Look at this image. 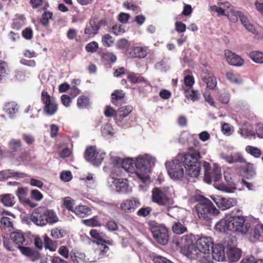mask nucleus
Masks as SVG:
<instances>
[{
	"label": "nucleus",
	"instance_id": "nucleus-7",
	"mask_svg": "<svg viewBox=\"0 0 263 263\" xmlns=\"http://www.w3.org/2000/svg\"><path fill=\"white\" fill-rule=\"evenodd\" d=\"M41 100L44 104L43 111L44 113L49 116L54 115L58 110V104L54 99L50 97L48 92L43 90L41 94Z\"/></svg>",
	"mask_w": 263,
	"mask_h": 263
},
{
	"label": "nucleus",
	"instance_id": "nucleus-30",
	"mask_svg": "<svg viewBox=\"0 0 263 263\" xmlns=\"http://www.w3.org/2000/svg\"><path fill=\"white\" fill-rule=\"evenodd\" d=\"M73 212L80 217H84L90 215L91 214V210L90 208L86 205H79L76 206Z\"/></svg>",
	"mask_w": 263,
	"mask_h": 263
},
{
	"label": "nucleus",
	"instance_id": "nucleus-64",
	"mask_svg": "<svg viewBox=\"0 0 263 263\" xmlns=\"http://www.w3.org/2000/svg\"><path fill=\"white\" fill-rule=\"evenodd\" d=\"M53 242L51 239L47 236L44 237V246L46 249H49L50 251H53L55 249H53L52 246Z\"/></svg>",
	"mask_w": 263,
	"mask_h": 263
},
{
	"label": "nucleus",
	"instance_id": "nucleus-15",
	"mask_svg": "<svg viewBox=\"0 0 263 263\" xmlns=\"http://www.w3.org/2000/svg\"><path fill=\"white\" fill-rule=\"evenodd\" d=\"M201 77L202 80L206 84L207 87L210 89H214L217 85V80L213 72L208 69L202 71Z\"/></svg>",
	"mask_w": 263,
	"mask_h": 263
},
{
	"label": "nucleus",
	"instance_id": "nucleus-26",
	"mask_svg": "<svg viewBox=\"0 0 263 263\" xmlns=\"http://www.w3.org/2000/svg\"><path fill=\"white\" fill-rule=\"evenodd\" d=\"M22 143L20 139H12L8 143L9 152L13 157L17 153L18 149L22 147Z\"/></svg>",
	"mask_w": 263,
	"mask_h": 263
},
{
	"label": "nucleus",
	"instance_id": "nucleus-5",
	"mask_svg": "<svg viewBox=\"0 0 263 263\" xmlns=\"http://www.w3.org/2000/svg\"><path fill=\"white\" fill-rule=\"evenodd\" d=\"M132 160L127 159L123 162V166L121 167L118 165H115L112 168L111 175L113 184L116 186V191H120L121 188H124L126 183L123 181L122 179L115 178V176H120L122 173V170H128L130 168V165L132 164Z\"/></svg>",
	"mask_w": 263,
	"mask_h": 263
},
{
	"label": "nucleus",
	"instance_id": "nucleus-2",
	"mask_svg": "<svg viewBox=\"0 0 263 263\" xmlns=\"http://www.w3.org/2000/svg\"><path fill=\"white\" fill-rule=\"evenodd\" d=\"M201 156L198 149L191 147L182 158L185 174L191 177H198L201 168Z\"/></svg>",
	"mask_w": 263,
	"mask_h": 263
},
{
	"label": "nucleus",
	"instance_id": "nucleus-48",
	"mask_svg": "<svg viewBox=\"0 0 263 263\" xmlns=\"http://www.w3.org/2000/svg\"><path fill=\"white\" fill-rule=\"evenodd\" d=\"M105 153H99V152H96L95 157L92 158V160L90 161L93 165L98 166L100 165L103 161L104 158Z\"/></svg>",
	"mask_w": 263,
	"mask_h": 263
},
{
	"label": "nucleus",
	"instance_id": "nucleus-62",
	"mask_svg": "<svg viewBox=\"0 0 263 263\" xmlns=\"http://www.w3.org/2000/svg\"><path fill=\"white\" fill-rule=\"evenodd\" d=\"M195 83L194 77L190 75L186 76L184 78V83L186 87L191 88Z\"/></svg>",
	"mask_w": 263,
	"mask_h": 263
},
{
	"label": "nucleus",
	"instance_id": "nucleus-23",
	"mask_svg": "<svg viewBox=\"0 0 263 263\" xmlns=\"http://www.w3.org/2000/svg\"><path fill=\"white\" fill-rule=\"evenodd\" d=\"M183 254L191 259H197L203 253L193 243L191 246H190L189 249L183 253Z\"/></svg>",
	"mask_w": 263,
	"mask_h": 263
},
{
	"label": "nucleus",
	"instance_id": "nucleus-8",
	"mask_svg": "<svg viewBox=\"0 0 263 263\" xmlns=\"http://www.w3.org/2000/svg\"><path fill=\"white\" fill-rule=\"evenodd\" d=\"M193 238L192 234L175 237L173 238V243L176 249H180L181 253L183 254L193 243Z\"/></svg>",
	"mask_w": 263,
	"mask_h": 263
},
{
	"label": "nucleus",
	"instance_id": "nucleus-1",
	"mask_svg": "<svg viewBox=\"0 0 263 263\" xmlns=\"http://www.w3.org/2000/svg\"><path fill=\"white\" fill-rule=\"evenodd\" d=\"M251 227V223L246 216L237 215L221 219L216 224L215 228L220 232L231 231L246 234L249 232Z\"/></svg>",
	"mask_w": 263,
	"mask_h": 263
},
{
	"label": "nucleus",
	"instance_id": "nucleus-49",
	"mask_svg": "<svg viewBox=\"0 0 263 263\" xmlns=\"http://www.w3.org/2000/svg\"><path fill=\"white\" fill-rule=\"evenodd\" d=\"M28 190L25 187H18L15 192L16 195L20 201L24 202L26 199Z\"/></svg>",
	"mask_w": 263,
	"mask_h": 263
},
{
	"label": "nucleus",
	"instance_id": "nucleus-52",
	"mask_svg": "<svg viewBox=\"0 0 263 263\" xmlns=\"http://www.w3.org/2000/svg\"><path fill=\"white\" fill-rule=\"evenodd\" d=\"M67 37L70 40L80 41V36L78 35L77 31L75 29L70 28L67 32Z\"/></svg>",
	"mask_w": 263,
	"mask_h": 263
},
{
	"label": "nucleus",
	"instance_id": "nucleus-58",
	"mask_svg": "<svg viewBox=\"0 0 263 263\" xmlns=\"http://www.w3.org/2000/svg\"><path fill=\"white\" fill-rule=\"evenodd\" d=\"M74 200H72L70 197H66L64 202V205L70 211L73 212L74 208H73Z\"/></svg>",
	"mask_w": 263,
	"mask_h": 263
},
{
	"label": "nucleus",
	"instance_id": "nucleus-63",
	"mask_svg": "<svg viewBox=\"0 0 263 263\" xmlns=\"http://www.w3.org/2000/svg\"><path fill=\"white\" fill-rule=\"evenodd\" d=\"M31 196L36 201H40L43 198L42 194L37 190H32L31 191Z\"/></svg>",
	"mask_w": 263,
	"mask_h": 263
},
{
	"label": "nucleus",
	"instance_id": "nucleus-42",
	"mask_svg": "<svg viewBox=\"0 0 263 263\" xmlns=\"http://www.w3.org/2000/svg\"><path fill=\"white\" fill-rule=\"evenodd\" d=\"M4 111L10 115H13L17 111L16 104L13 102H9L5 104Z\"/></svg>",
	"mask_w": 263,
	"mask_h": 263
},
{
	"label": "nucleus",
	"instance_id": "nucleus-35",
	"mask_svg": "<svg viewBox=\"0 0 263 263\" xmlns=\"http://www.w3.org/2000/svg\"><path fill=\"white\" fill-rule=\"evenodd\" d=\"M249 57L254 62L263 64V52L257 50L252 51L249 53Z\"/></svg>",
	"mask_w": 263,
	"mask_h": 263
},
{
	"label": "nucleus",
	"instance_id": "nucleus-39",
	"mask_svg": "<svg viewBox=\"0 0 263 263\" xmlns=\"http://www.w3.org/2000/svg\"><path fill=\"white\" fill-rule=\"evenodd\" d=\"M227 79L232 83L238 84L241 82L240 76L232 71H228L226 73Z\"/></svg>",
	"mask_w": 263,
	"mask_h": 263
},
{
	"label": "nucleus",
	"instance_id": "nucleus-59",
	"mask_svg": "<svg viewBox=\"0 0 263 263\" xmlns=\"http://www.w3.org/2000/svg\"><path fill=\"white\" fill-rule=\"evenodd\" d=\"M230 94L228 92H223L219 94L218 100L223 104H227L230 100Z\"/></svg>",
	"mask_w": 263,
	"mask_h": 263
},
{
	"label": "nucleus",
	"instance_id": "nucleus-61",
	"mask_svg": "<svg viewBox=\"0 0 263 263\" xmlns=\"http://www.w3.org/2000/svg\"><path fill=\"white\" fill-rule=\"evenodd\" d=\"M22 139L28 145H31L35 142L34 137L29 134H23L22 135Z\"/></svg>",
	"mask_w": 263,
	"mask_h": 263
},
{
	"label": "nucleus",
	"instance_id": "nucleus-29",
	"mask_svg": "<svg viewBox=\"0 0 263 263\" xmlns=\"http://www.w3.org/2000/svg\"><path fill=\"white\" fill-rule=\"evenodd\" d=\"M243 177L247 179H253L256 176V172L252 164L248 163L242 168Z\"/></svg>",
	"mask_w": 263,
	"mask_h": 263
},
{
	"label": "nucleus",
	"instance_id": "nucleus-36",
	"mask_svg": "<svg viewBox=\"0 0 263 263\" xmlns=\"http://www.w3.org/2000/svg\"><path fill=\"white\" fill-rule=\"evenodd\" d=\"M9 72V68L8 63L0 60V82L7 77Z\"/></svg>",
	"mask_w": 263,
	"mask_h": 263
},
{
	"label": "nucleus",
	"instance_id": "nucleus-46",
	"mask_svg": "<svg viewBox=\"0 0 263 263\" xmlns=\"http://www.w3.org/2000/svg\"><path fill=\"white\" fill-rule=\"evenodd\" d=\"M83 223L88 227H100L101 226L100 222L99 221L97 216H94L92 218L89 219H85L83 220Z\"/></svg>",
	"mask_w": 263,
	"mask_h": 263
},
{
	"label": "nucleus",
	"instance_id": "nucleus-3",
	"mask_svg": "<svg viewBox=\"0 0 263 263\" xmlns=\"http://www.w3.org/2000/svg\"><path fill=\"white\" fill-rule=\"evenodd\" d=\"M195 200L198 202L195 206L196 212L200 220L209 222L220 214L219 210L208 198L198 195Z\"/></svg>",
	"mask_w": 263,
	"mask_h": 263
},
{
	"label": "nucleus",
	"instance_id": "nucleus-31",
	"mask_svg": "<svg viewBox=\"0 0 263 263\" xmlns=\"http://www.w3.org/2000/svg\"><path fill=\"white\" fill-rule=\"evenodd\" d=\"M241 251L235 248H232L228 249L227 253L229 260L231 262L237 261L241 256Z\"/></svg>",
	"mask_w": 263,
	"mask_h": 263
},
{
	"label": "nucleus",
	"instance_id": "nucleus-4",
	"mask_svg": "<svg viewBox=\"0 0 263 263\" xmlns=\"http://www.w3.org/2000/svg\"><path fill=\"white\" fill-rule=\"evenodd\" d=\"M31 219L34 224L39 226L53 224L58 221V218L52 210L43 208L35 209L31 214Z\"/></svg>",
	"mask_w": 263,
	"mask_h": 263
},
{
	"label": "nucleus",
	"instance_id": "nucleus-51",
	"mask_svg": "<svg viewBox=\"0 0 263 263\" xmlns=\"http://www.w3.org/2000/svg\"><path fill=\"white\" fill-rule=\"evenodd\" d=\"M114 42V39L109 34H106L102 36V43L103 45L106 47H108L111 46Z\"/></svg>",
	"mask_w": 263,
	"mask_h": 263
},
{
	"label": "nucleus",
	"instance_id": "nucleus-41",
	"mask_svg": "<svg viewBox=\"0 0 263 263\" xmlns=\"http://www.w3.org/2000/svg\"><path fill=\"white\" fill-rule=\"evenodd\" d=\"M67 234V232L66 230L62 229H59L57 228H54L51 230V236L55 238L58 239L64 237Z\"/></svg>",
	"mask_w": 263,
	"mask_h": 263
},
{
	"label": "nucleus",
	"instance_id": "nucleus-33",
	"mask_svg": "<svg viewBox=\"0 0 263 263\" xmlns=\"http://www.w3.org/2000/svg\"><path fill=\"white\" fill-rule=\"evenodd\" d=\"M0 197L1 202L5 206L11 207L15 203V198L11 194H3Z\"/></svg>",
	"mask_w": 263,
	"mask_h": 263
},
{
	"label": "nucleus",
	"instance_id": "nucleus-34",
	"mask_svg": "<svg viewBox=\"0 0 263 263\" xmlns=\"http://www.w3.org/2000/svg\"><path fill=\"white\" fill-rule=\"evenodd\" d=\"M11 241L18 245L23 244L25 241V237L24 234L20 232H13L10 234Z\"/></svg>",
	"mask_w": 263,
	"mask_h": 263
},
{
	"label": "nucleus",
	"instance_id": "nucleus-18",
	"mask_svg": "<svg viewBox=\"0 0 263 263\" xmlns=\"http://www.w3.org/2000/svg\"><path fill=\"white\" fill-rule=\"evenodd\" d=\"M212 239L209 237H201L196 242V246L203 253L210 251V248L213 245Z\"/></svg>",
	"mask_w": 263,
	"mask_h": 263
},
{
	"label": "nucleus",
	"instance_id": "nucleus-12",
	"mask_svg": "<svg viewBox=\"0 0 263 263\" xmlns=\"http://www.w3.org/2000/svg\"><path fill=\"white\" fill-rule=\"evenodd\" d=\"M148 53L147 46H133L126 50L125 54L130 58L143 59L146 57Z\"/></svg>",
	"mask_w": 263,
	"mask_h": 263
},
{
	"label": "nucleus",
	"instance_id": "nucleus-40",
	"mask_svg": "<svg viewBox=\"0 0 263 263\" xmlns=\"http://www.w3.org/2000/svg\"><path fill=\"white\" fill-rule=\"evenodd\" d=\"M97 149L95 146H90L86 148L84 154V158L89 162L92 160V158L96 154Z\"/></svg>",
	"mask_w": 263,
	"mask_h": 263
},
{
	"label": "nucleus",
	"instance_id": "nucleus-37",
	"mask_svg": "<svg viewBox=\"0 0 263 263\" xmlns=\"http://www.w3.org/2000/svg\"><path fill=\"white\" fill-rule=\"evenodd\" d=\"M77 104L80 109L87 108L90 105L89 99L85 96H80L78 98Z\"/></svg>",
	"mask_w": 263,
	"mask_h": 263
},
{
	"label": "nucleus",
	"instance_id": "nucleus-19",
	"mask_svg": "<svg viewBox=\"0 0 263 263\" xmlns=\"http://www.w3.org/2000/svg\"><path fill=\"white\" fill-rule=\"evenodd\" d=\"M135 165L137 168L142 173H147L151 171V161L148 159L138 157L135 162Z\"/></svg>",
	"mask_w": 263,
	"mask_h": 263
},
{
	"label": "nucleus",
	"instance_id": "nucleus-56",
	"mask_svg": "<svg viewBox=\"0 0 263 263\" xmlns=\"http://www.w3.org/2000/svg\"><path fill=\"white\" fill-rule=\"evenodd\" d=\"M33 31L31 28L27 27L22 32V36L27 40H30L33 37Z\"/></svg>",
	"mask_w": 263,
	"mask_h": 263
},
{
	"label": "nucleus",
	"instance_id": "nucleus-10",
	"mask_svg": "<svg viewBox=\"0 0 263 263\" xmlns=\"http://www.w3.org/2000/svg\"><path fill=\"white\" fill-rule=\"evenodd\" d=\"M152 193V199L154 202L163 206H168L171 204V199L159 188L153 189Z\"/></svg>",
	"mask_w": 263,
	"mask_h": 263
},
{
	"label": "nucleus",
	"instance_id": "nucleus-45",
	"mask_svg": "<svg viewBox=\"0 0 263 263\" xmlns=\"http://www.w3.org/2000/svg\"><path fill=\"white\" fill-rule=\"evenodd\" d=\"M53 13L49 11H45L42 16V18L41 20V24L45 27H47L49 26V21L50 19L52 18Z\"/></svg>",
	"mask_w": 263,
	"mask_h": 263
},
{
	"label": "nucleus",
	"instance_id": "nucleus-25",
	"mask_svg": "<svg viewBox=\"0 0 263 263\" xmlns=\"http://www.w3.org/2000/svg\"><path fill=\"white\" fill-rule=\"evenodd\" d=\"M133 110V107L131 106H125L120 107L117 112L116 116V121L117 123H120L122 121L124 118L127 117Z\"/></svg>",
	"mask_w": 263,
	"mask_h": 263
},
{
	"label": "nucleus",
	"instance_id": "nucleus-21",
	"mask_svg": "<svg viewBox=\"0 0 263 263\" xmlns=\"http://www.w3.org/2000/svg\"><path fill=\"white\" fill-rule=\"evenodd\" d=\"M127 79L132 83H144L145 88L151 86L149 81L138 73L129 72L127 73Z\"/></svg>",
	"mask_w": 263,
	"mask_h": 263
},
{
	"label": "nucleus",
	"instance_id": "nucleus-6",
	"mask_svg": "<svg viewBox=\"0 0 263 263\" xmlns=\"http://www.w3.org/2000/svg\"><path fill=\"white\" fill-rule=\"evenodd\" d=\"M149 224L154 239L162 245L167 244L168 241V232L167 228L163 226L154 224L152 222H149Z\"/></svg>",
	"mask_w": 263,
	"mask_h": 263
},
{
	"label": "nucleus",
	"instance_id": "nucleus-28",
	"mask_svg": "<svg viewBox=\"0 0 263 263\" xmlns=\"http://www.w3.org/2000/svg\"><path fill=\"white\" fill-rule=\"evenodd\" d=\"M184 90V95L185 97L188 99L191 100L193 102L197 101L199 100L200 94L198 90L193 89L192 88H185L183 87Z\"/></svg>",
	"mask_w": 263,
	"mask_h": 263
},
{
	"label": "nucleus",
	"instance_id": "nucleus-50",
	"mask_svg": "<svg viewBox=\"0 0 263 263\" xmlns=\"http://www.w3.org/2000/svg\"><path fill=\"white\" fill-rule=\"evenodd\" d=\"M18 174V173L11 170L1 171L0 172V180L8 179L11 176H17Z\"/></svg>",
	"mask_w": 263,
	"mask_h": 263
},
{
	"label": "nucleus",
	"instance_id": "nucleus-16",
	"mask_svg": "<svg viewBox=\"0 0 263 263\" xmlns=\"http://www.w3.org/2000/svg\"><path fill=\"white\" fill-rule=\"evenodd\" d=\"M227 61L229 64L235 66H241L244 63L240 56L230 50H226L224 53Z\"/></svg>",
	"mask_w": 263,
	"mask_h": 263
},
{
	"label": "nucleus",
	"instance_id": "nucleus-53",
	"mask_svg": "<svg viewBox=\"0 0 263 263\" xmlns=\"http://www.w3.org/2000/svg\"><path fill=\"white\" fill-rule=\"evenodd\" d=\"M130 46L129 42L125 39H121L118 41L116 46L119 49L124 50Z\"/></svg>",
	"mask_w": 263,
	"mask_h": 263
},
{
	"label": "nucleus",
	"instance_id": "nucleus-20",
	"mask_svg": "<svg viewBox=\"0 0 263 263\" xmlns=\"http://www.w3.org/2000/svg\"><path fill=\"white\" fill-rule=\"evenodd\" d=\"M212 250V257L217 261H222L225 258L224 250L221 244L213 245L211 246Z\"/></svg>",
	"mask_w": 263,
	"mask_h": 263
},
{
	"label": "nucleus",
	"instance_id": "nucleus-13",
	"mask_svg": "<svg viewBox=\"0 0 263 263\" xmlns=\"http://www.w3.org/2000/svg\"><path fill=\"white\" fill-rule=\"evenodd\" d=\"M141 202L136 197H132L130 199L124 200L120 204V209L126 213H130L140 206Z\"/></svg>",
	"mask_w": 263,
	"mask_h": 263
},
{
	"label": "nucleus",
	"instance_id": "nucleus-32",
	"mask_svg": "<svg viewBox=\"0 0 263 263\" xmlns=\"http://www.w3.org/2000/svg\"><path fill=\"white\" fill-rule=\"evenodd\" d=\"M173 232L176 234H182L187 231V228L184 224V222L175 221L172 227Z\"/></svg>",
	"mask_w": 263,
	"mask_h": 263
},
{
	"label": "nucleus",
	"instance_id": "nucleus-38",
	"mask_svg": "<svg viewBox=\"0 0 263 263\" xmlns=\"http://www.w3.org/2000/svg\"><path fill=\"white\" fill-rule=\"evenodd\" d=\"M102 61L106 62L107 64H112L117 60V57L112 52H106L103 53L101 56Z\"/></svg>",
	"mask_w": 263,
	"mask_h": 263
},
{
	"label": "nucleus",
	"instance_id": "nucleus-43",
	"mask_svg": "<svg viewBox=\"0 0 263 263\" xmlns=\"http://www.w3.org/2000/svg\"><path fill=\"white\" fill-rule=\"evenodd\" d=\"M91 237L97 240V242H101L103 237H105V234L104 233L100 232V231L96 229H92L89 232Z\"/></svg>",
	"mask_w": 263,
	"mask_h": 263
},
{
	"label": "nucleus",
	"instance_id": "nucleus-9",
	"mask_svg": "<svg viewBox=\"0 0 263 263\" xmlns=\"http://www.w3.org/2000/svg\"><path fill=\"white\" fill-rule=\"evenodd\" d=\"M167 172L172 178H180L184 175L183 164L178 160L166 163Z\"/></svg>",
	"mask_w": 263,
	"mask_h": 263
},
{
	"label": "nucleus",
	"instance_id": "nucleus-11",
	"mask_svg": "<svg viewBox=\"0 0 263 263\" xmlns=\"http://www.w3.org/2000/svg\"><path fill=\"white\" fill-rule=\"evenodd\" d=\"M219 209L224 211L235 206L237 201L233 198H227L221 196L216 195L211 197Z\"/></svg>",
	"mask_w": 263,
	"mask_h": 263
},
{
	"label": "nucleus",
	"instance_id": "nucleus-55",
	"mask_svg": "<svg viewBox=\"0 0 263 263\" xmlns=\"http://www.w3.org/2000/svg\"><path fill=\"white\" fill-rule=\"evenodd\" d=\"M98 48V43L95 41H92L86 45L85 49L87 52L93 53L96 52Z\"/></svg>",
	"mask_w": 263,
	"mask_h": 263
},
{
	"label": "nucleus",
	"instance_id": "nucleus-44",
	"mask_svg": "<svg viewBox=\"0 0 263 263\" xmlns=\"http://www.w3.org/2000/svg\"><path fill=\"white\" fill-rule=\"evenodd\" d=\"M125 96V93L123 90H116L111 94V102L114 104H116L117 102L122 99Z\"/></svg>",
	"mask_w": 263,
	"mask_h": 263
},
{
	"label": "nucleus",
	"instance_id": "nucleus-27",
	"mask_svg": "<svg viewBox=\"0 0 263 263\" xmlns=\"http://www.w3.org/2000/svg\"><path fill=\"white\" fill-rule=\"evenodd\" d=\"M100 26L95 20H91L89 24L87 25L84 29V33L89 36H93L97 34Z\"/></svg>",
	"mask_w": 263,
	"mask_h": 263
},
{
	"label": "nucleus",
	"instance_id": "nucleus-24",
	"mask_svg": "<svg viewBox=\"0 0 263 263\" xmlns=\"http://www.w3.org/2000/svg\"><path fill=\"white\" fill-rule=\"evenodd\" d=\"M262 225L257 224L252 229H250L249 239L251 242H256L262 236Z\"/></svg>",
	"mask_w": 263,
	"mask_h": 263
},
{
	"label": "nucleus",
	"instance_id": "nucleus-60",
	"mask_svg": "<svg viewBox=\"0 0 263 263\" xmlns=\"http://www.w3.org/2000/svg\"><path fill=\"white\" fill-rule=\"evenodd\" d=\"M4 246L9 251H13L15 250L16 246H15L9 238H4Z\"/></svg>",
	"mask_w": 263,
	"mask_h": 263
},
{
	"label": "nucleus",
	"instance_id": "nucleus-54",
	"mask_svg": "<svg viewBox=\"0 0 263 263\" xmlns=\"http://www.w3.org/2000/svg\"><path fill=\"white\" fill-rule=\"evenodd\" d=\"M117 110H115L110 106H106L104 111V115L107 117H115L116 120V116L117 115Z\"/></svg>",
	"mask_w": 263,
	"mask_h": 263
},
{
	"label": "nucleus",
	"instance_id": "nucleus-22",
	"mask_svg": "<svg viewBox=\"0 0 263 263\" xmlns=\"http://www.w3.org/2000/svg\"><path fill=\"white\" fill-rule=\"evenodd\" d=\"M221 157L230 164L234 163H245L246 160L239 153H234L231 155L225 154H221Z\"/></svg>",
	"mask_w": 263,
	"mask_h": 263
},
{
	"label": "nucleus",
	"instance_id": "nucleus-47",
	"mask_svg": "<svg viewBox=\"0 0 263 263\" xmlns=\"http://www.w3.org/2000/svg\"><path fill=\"white\" fill-rule=\"evenodd\" d=\"M246 152L255 158H259L261 155V151L257 147L248 145L246 147Z\"/></svg>",
	"mask_w": 263,
	"mask_h": 263
},
{
	"label": "nucleus",
	"instance_id": "nucleus-57",
	"mask_svg": "<svg viewBox=\"0 0 263 263\" xmlns=\"http://www.w3.org/2000/svg\"><path fill=\"white\" fill-rule=\"evenodd\" d=\"M152 211V209L149 206L142 208L137 211V214L139 216L146 217L150 214Z\"/></svg>",
	"mask_w": 263,
	"mask_h": 263
},
{
	"label": "nucleus",
	"instance_id": "nucleus-17",
	"mask_svg": "<svg viewBox=\"0 0 263 263\" xmlns=\"http://www.w3.org/2000/svg\"><path fill=\"white\" fill-rule=\"evenodd\" d=\"M17 248L20 249L23 255L29 257L32 261L38 260L41 258L40 253L34 249L21 246H19Z\"/></svg>",
	"mask_w": 263,
	"mask_h": 263
},
{
	"label": "nucleus",
	"instance_id": "nucleus-14",
	"mask_svg": "<svg viewBox=\"0 0 263 263\" xmlns=\"http://www.w3.org/2000/svg\"><path fill=\"white\" fill-rule=\"evenodd\" d=\"M221 178V168L218 165L214 164L212 170L209 173L204 174V180L206 182L211 183L212 181L219 182Z\"/></svg>",
	"mask_w": 263,
	"mask_h": 263
}]
</instances>
